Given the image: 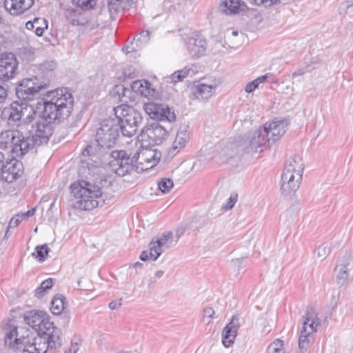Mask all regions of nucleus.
Returning <instances> with one entry per match:
<instances>
[{
    "instance_id": "nucleus-45",
    "label": "nucleus",
    "mask_w": 353,
    "mask_h": 353,
    "mask_svg": "<svg viewBox=\"0 0 353 353\" xmlns=\"http://www.w3.org/2000/svg\"><path fill=\"white\" fill-rule=\"evenodd\" d=\"M50 249L48 248L46 244L37 245L35 248L36 255L34 253H32L33 256L38 259L39 261L43 262L45 260V256L48 254Z\"/></svg>"
},
{
    "instance_id": "nucleus-5",
    "label": "nucleus",
    "mask_w": 353,
    "mask_h": 353,
    "mask_svg": "<svg viewBox=\"0 0 353 353\" xmlns=\"http://www.w3.org/2000/svg\"><path fill=\"white\" fill-rule=\"evenodd\" d=\"M61 345V340L51 339L50 336H37L31 340L23 338L18 346L19 353H55Z\"/></svg>"
},
{
    "instance_id": "nucleus-64",
    "label": "nucleus",
    "mask_w": 353,
    "mask_h": 353,
    "mask_svg": "<svg viewBox=\"0 0 353 353\" xmlns=\"http://www.w3.org/2000/svg\"><path fill=\"white\" fill-rule=\"evenodd\" d=\"M163 274H164V272L163 270H158L155 273V276L157 278L159 279L161 276H163Z\"/></svg>"
},
{
    "instance_id": "nucleus-33",
    "label": "nucleus",
    "mask_w": 353,
    "mask_h": 353,
    "mask_svg": "<svg viewBox=\"0 0 353 353\" xmlns=\"http://www.w3.org/2000/svg\"><path fill=\"white\" fill-rule=\"evenodd\" d=\"M48 23L46 19L36 17L33 21H29L26 23V28L32 30L35 29L34 32L38 37H41L45 30L48 28Z\"/></svg>"
},
{
    "instance_id": "nucleus-60",
    "label": "nucleus",
    "mask_w": 353,
    "mask_h": 353,
    "mask_svg": "<svg viewBox=\"0 0 353 353\" xmlns=\"http://www.w3.org/2000/svg\"><path fill=\"white\" fill-rule=\"evenodd\" d=\"M79 350L77 343H71L70 347L65 350L64 353H76Z\"/></svg>"
},
{
    "instance_id": "nucleus-57",
    "label": "nucleus",
    "mask_w": 353,
    "mask_h": 353,
    "mask_svg": "<svg viewBox=\"0 0 353 353\" xmlns=\"http://www.w3.org/2000/svg\"><path fill=\"white\" fill-rule=\"evenodd\" d=\"M60 315V319L62 321V324L63 325H68L70 321V316L69 314L67 312H62Z\"/></svg>"
},
{
    "instance_id": "nucleus-11",
    "label": "nucleus",
    "mask_w": 353,
    "mask_h": 353,
    "mask_svg": "<svg viewBox=\"0 0 353 353\" xmlns=\"http://www.w3.org/2000/svg\"><path fill=\"white\" fill-rule=\"evenodd\" d=\"M113 159L110 161L111 169L118 176H123L134 170L132 151L114 150L112 152Z\"/></svg>"
},
{
    "instance_id": "nucleus-46",
    "label": "nucleus",
    "mask_w": 353,
    "mask_h": 353,
    "mask_svg": "<svg viewBox=\"0 0 353 353\" xmlns=\"http://www.w3.org/2000/svg\"><path fill=\"white\" fill-rule=\"evenodd\" d=\"M215 312L213 308L208 307L203 310L201 321L205 325H209L215 318Z\"/></svg>"
},
{
    "instance_id": "nucleus-47",
    "label": "nucleus",
    "mask_w": 353,
    "mask_h": 353,
    "mask_svg": "<svg viewBox=\"0 0 353 353\" xmlns=\"http://www.w3.org/2000/svg\"><path fill=\"white\" fill-rule=\"evenodd\" d=\"M72 3L85 10L92 9L96 5L95 0H72Z\"/></svg>"
},
{
    "instance_id": "nucleus-63",
    "label": "nucleus",
    "mask_w": 353,
    "mask_h": 353,
    "mask_svg": "<svg viewBox=\"0 0 353 353\" xmlns=\"http://www.w3.org/2000/svg\"><path fill=\"white\" fill-rule=\"evenodd\" d=\"M35 212V209H31L30 210H28L25 214H23L24 216V218L26 216V217H29V216H31L32 215H34Z\"/></svg>"
},
{
    "instance_id": "nucleus-15",
    "label": "nucleus",
    "mask_w": 353,
    "mask_h": 353,
    "mask_svg": "<svg viewBox=\"0 0 353 353\" xmlns=\"http://www.w3.org/2000/svg\"><path fill=\"white\" fill-rule=\"evenodd\" d=\"M43 116L52 121L61 122L68 119L73 109L72 105H62L54 102L43 103Z\"/></svg>"
},
{
    "instance_id": "nucleus-51",
    "label": "nucleus",
    "mask_w": 353,
    "mask_h": 353,
    "mask_svg": "<svg viewBox=\"0 0 353 353\" xmlns=\"http://www.w3.org/2000/svg\"><path fill=\"white\" fill-rule=\"evenodd\" d=\"M237 197L238 196L236 194H232L230 198L228 199L227 203L225 204V205L223 206V209L225 210H231L236 203Z\"/></svg>"
},
{
    "instance_id": "nucleus-4",
    "label": "nucleus",
    "mask_w": 353,
    "mask_h": 353,
    "mask_svg": "<svg viewBox=\"0 0 353 353\" xmlns=\"http://www.w3.org/2000/svg\"><path fill=\"white\" fill-rule=\"evenodd\" d=\"M24 321L38 332L37 336H50L51 339L61 340V331L49 321L43 311L31 310L25 313Z\"/></svg>"
},
{
    "instance_id": "nucleus-35",
    "label": "nucleus",
    "mask_w": 353,
    "mask_h": 353,
    "mask_svg": "<svg viewBox=\"0 0 353 353\" xmlns=\"http://www.w3.org/2000/svg\"><path fill=\"white\" fill-rule=\"evenodd\" d=\"M145 159L148 164L146 168H152L155 166L160 161L161 154L157 150H152L148 148H142Z\"/></svg>"
},
{
    "instance_id": "nucleus-38",
    "label": "nucleus",
    "mask_w": 353,
    "mask_h": 353,
    "mask_svg": "<svg viewBox=\"0 0 353 353\" xmlns=\"http://www.w3.org/2000/svg\"><path fill=\"white\" fill-rule=\"evenodd\" d=\"M54 281V279L49 278L41 282L40 285L35 290L34 296L37 298L42 297L44 292L52 287Z\"/></svg>"
},
{
    "instance_id": "nucleus-52",
    "label": "nucleus",
    "mask_w": 353,
    "mask_h": 353,
    "mask_svg": "<svg viewBox=\"0 0 353 353\" xmlns=\"http://www.w3.org/2000/svg\"><path fill=\"white\" fill-rule=\"evenodd\" d=\"M140 259L143 261H148L151 259L152 261H156L158 258H156L154 256L152 255L151 253V245L149 244V251L144 250L141 252L140 256Z\"/></svg>"
},
{
    "instance_id": "nucleus-1",
    "label": "nucleus",
    "mask_w": 353,
    "mask_h": 353,
    "mask_svg": "<svg viewBox=\"0 0 353 353\" xmlns=\"http://www.w3.org/2000/svg\"><path fill=\"white\" fill-rule=\"evenodd\" d=\"M304 170V163L299 155H294L286 162L281 175V192L291 199L299 188Z\"/></svg>"
},
{
    "instance_id": "nucleus-56",
    "label": "nucleus",
    "mask_w": 353,
    "mask_h": 353,
    "mask_svg": "<svg viewBox=\"0 0 353 353\" xmlns=\"http://www.w3.org/2000/svg\"><path fill=\"white\" fill-rule=\"evenodd\" d=\"M280 0H261V3L265 7H270L274 5H277L280 3Z\"/></svg>"
},
{
    "instance_id": "nucleus-22",
    "label": "nucleus",
    "mask_w": 353,
    "mask_h": 353,
    "mask_svg": "<svg viewBox=\"0 0 353 353\" xmlns=\"http://www.w3.org/2000/svg\"><path fill=\"white\" fill-rule=\"evenodd\" d=\"M288 123L285 120H273L264 124L263 129L267 130V137L270 143L279 140L286 132Z\"/></svg>"
},
{
    "instance_id": "nucleus-12",
    "label": "nucleus",
    "mask_w": 353,
    "mask_h": 353,
    "mask_svg": "<svg viewBox=\"0 0 353 353\" xmlns=\"http://www.w3.org/2000/svg\"><path fill=\"white\" fill-rule=\"evenodd\" d=\"M28 108L26 101L22 99L14 101L2 110L1 119L10 126L17 125V123L21 121Z\"/></svg>"
},
{
    "instance_id": "nucleus-55",
    "label": "nucleus",
    "mask_w": 353,
    "mask_h": 353,
    "mask_svg": "<svg viewBox=\"0 0 353 353\" xmlns=\"http://www.w3.org/2000/svg\"><path fill=\"white\" fill-rule=\"evenodd\" d=\"M122 303V299H119L118 301H112L109 303L110 309L114 310H117L121 307Z\"/></svg>"
},
{
    "instance_id": "nucleus-24",
    "label": "nucleus",
    "mask_w": 353,
    "mask_h": 353,
    "mask_svg": "<svg viewBox=\"0 0 353 353\" xmlns=\"http://www.w3.org/2000/svg\"><path fill=\"white\" fill-rule=\"evenodd\" d=\"M5 345L12 349H17L24 337L19 338L17 326L14 321L10 319L5 325Z\"/></svg>"
},
{
    "instance_id": "nucleus-61",
    "label": "nucleus",
    "mask_w": 353,
    "mask_h": 353,
    "mask_svg": "<svg viewBox=\"0 0 353 353\" xmlns=\"http://www.w3.org/2000/svg\"><path fill=\"white\" fill-rule=\"evenodd\" d=\"M243 262V259H236L233 261V263L235 266H237L239 269L241 268V264Z\"/></svg>"
},
{
    "instance_id": "nucleus-41",
    "label": "nucleus",
    "mask_w": 353,
    "mask_h": 353,
    "mask_svg": "<svg viewBox=\"0 0 353 353\" xmlns=\"http://www.w3.org/2000/svg\"><path fill=\"white\" fill-rule=\"evenodd\" d=\"M173 186L174 183L170 178H162L158 182V188L163 194L170 192Z\"/></svg>"
},
{
    "instance_id": "nucleus-30",
    "label": "nucleus",
    "mask_w": 353,
    "mask_h": 353,
    "mask_svg": "<svg viewBox=\"0 0 353 353\" xmlns=\"http://www.w3.org/2000/svg\"><path fill=\"white\" fill-rule=\"evenodd\" d=\"M97 148L91 145H88L81 152V163L83 167L88 168V170L91 167H97V161L93 158L96 157Z\"/></svg>"
},
{
    "instance_id": "nucleus-62",
    "label": "nucleus",
    "mask_w": 353,
    "mask_h": 353,
    "mask_svg": "<svg viewBox=\"0 0 353 353\" xmlns=\"http://www.w3.org/2000/svg\"><path fill=\"white\" fill-rule=\"evenodd\" d=\"M304 72H305L303 69H299L292 73V77H294L303 75L304 74Z\"/></svg>"
},
{
    "instance_id": "nucleus-36",
    "label": "nucleus",
    "mask_w": 353,
    "mask_h": 353,
    "mask_svg": "<svg viewBox=\"0 0 353 353\" xmlns=\"http://www.w3.org/2000/svg\"><path fill=\"white\" fill-rule=\"evenodd\" d=\"M132 158L133 159V164L136 172H141L149 169V168H146V164L148 163L145 159L142 149L138 150L134 154L132 152Z\"/></svg>"
},
{
    "instance_id": "nucleus-31",
    "label": "nucleus",
    "mask_w": 353,
    "mask_h": 353,
    "mask_svg": "<svg viewBox=\"0 0 353 353\" xmlns=\"http://www.w3.org/2000/svg\"><path fill=\"white\" fill-rule=\"evenodd\" d=\"M245 4L241 0H225L221 6V10L226 14H236L243 10Z\"/></svg>"
},
{
    "instance_id": "nucleus-26",
    "label": "nucleus",
    "mask_w": 353,
    "mask_h": 353,
    "mask_svg": "<svg viewBox=\"0 0 353 353\" xmlns=\"http://www.w3.org/2000/svg\"><path fill=\"white\" fill-rule=\"evenodd\" d=\"M34 0H4L6 10L12 15L17 16L30 8Z\"/></svg>"
},
{
    "instance_id": "nucleus-14",
    "label": "nucleus",
    "mask_w": 353,
    "mask_h": 353,
    "mask_svg": "<svg viewBox=\"0 0 353 353\" xmlns=\"http://www.w3.org/2000/svg\"><path fill=\"white\" fill-rule=\"evenodd\" d=\"M19 62L12 52L0 54V81L7 82L13 79L18 72Z\"/></svg>"
},
{
    "instance_id": "nucleus-49",
    "label": "nucleus",
    "mask_w": 353,
    "mask_h": 353,
    "mask_svg": "<svg viewBox=\"0 0 353 353\" xmlns=\"http://www.w3.org/2000/svg\"><path fill=\"white\" fill-rule=\"evenodd\" d=\"M150 34L148 30H142L137 34L134 38L137 42V45H138V43L140 44L146 43L150 40Z\"/></svg>"
},
{
    "instance_id": "nucleus-37",
    "label": "nucleus",
    "mask_w": 353,
    "mask_h": 353,
    "mask_svg": "<svg viewBox=\"0 0 353 353\" xmlns=\"http://www.w3.org/2000/svg\"><path fill=\"white\" fill-rule=\"evenodd\" d=\"M65 297L61 294H57L51 301L50 310L54 315L61 314L65 307Z\"/></svg>"
},
{
    "instance_id": "nucleus-21",
    "label": "nucleus",
    "mask_w": 353,
    "mask_h": 353,
    "mask_svg": "<svg viewBox=\"0 0 353 353\" xmlns=\"http://www.w3.org/2000/svg\"><path fill=\"white\" fill-rule=\"evenodd\" d=\"M43 102H54L57 104L62 105H72L74 104V99L72 94L69 92L68 88H57L51 91H48L44 94L42 99Z\"/></svg>"
},
{
    "instance_id": "nucleus-9",
    "label": "nucleus",
    "mask_w": 353,
    "mask_h": 353,
    "mask_svg": "<svg viewBox=\"0 0 353 353\" xmlns=\"http://www.w3.org/2000/svg\"><path fill=\"white\" fill-rule=\"evenodd\" d=\"M303 319V326L299 339V348L301 353L305 352L310 346V334L316 331V326L320 323L317 314L312 307H307Z\"/></svg>"
},
{
    "instance_id": "nucleus-48",
    "label": "nucleus",
    "mask_w": 353,
    "mask_h": 353,
    "mask_svg": "<svg viewBox=\"0 0 353 353\" xmlns=\"http://www.w3.org/2000/svg\"><path fill=\"white\" fill-rule=\"evenodd\" d=\"M73 16H67L68 21L73 26H84L85 20L79 14L77 15L76 10H72Z\"/></svg>"
},
{
    "instance_id": "nucleus-29",
    "label": "nucleus",
    "mask_w": 353,
    "mask_h": 353,
    "mask_svg": "<svg viewBox=\"0 0 353 353\" xmlns=\"http://www.w3.org/2000/svg\"><path fill=\"white\" fill-rule=\"evenodd\" d=\"M215 86L200 83L193 88V99L197 100H206L210 98L214 93Z\"/></svg>"
},
{
    "instance_id": "nucleus-3",
    "label": "nucleus",
    "mask_w": 353,
    "mask_h": 353,
    "mask_svg": "<svg viewBox=\"0 0 353 353\" xmlns=\"http://www.w3.org/2000/svg\"><path fill=\"white\" fill-rule=\"evenodd\" d=\"M115 120L119 123L120 130L123 136L131 137L138 130V125L142 121L141 114L133 107L126 104L118 105L113 109Z\"/></svg>"
},
{
    "instance_id": "nucleus-18",
    "label": "nucleus",
    "mask_w": 353,
    "mask_h": 353,
    "mask_svg": "<svg viewBox=\"0 0 353 353\" xmlns=\"http://www.w3.org/2000/svg\"><path fill=\"white\" fill-rule=\"evenodd\" d=\"M143 108L152 119L170 122L175 120L174 112L166 105L149 102L144 104Z\"/></svg>"
},
{
    "instance_id": "nucleus-32",
    "label": "nucleus",
    "mask_w": 353,
    "mask_h": 353,
    "mask_svg": "<svg viewBox=\"0 0 353 353\" xmlns=\"http://www.w3.org/2000/svg\"><path fill=\"white\" fill-rule=\"evenodd\" d=\"M57 63L52 60H47L39 65V75L41 80H48V84L53 76Z\"/></svg>"
},
{
    "instance_id": "nucleus-19",
    "label": "nucleus",
    "mask_w": 353,
    "mask_h": 353,
    "mask_svg": "<svg viewBox=\"0 0 353 353\" xmlns=\"http://www.w3.org/2000/svg\"><path fill=\"white\" fill-rule=\"evenodd\" d=\"M24 172L21 161L14 159H9L1 170V179L7 183H12L20 178Z\"/></svg>"
},
{
    "instance_id": "nucleus-7",
    "label": "nucleus",
    "mask_w": 353,
    "mask_h": 353,
    "mask_svg": "<svg viewBox=\"0 0 353 353\" xmlns=\"http://www.w3.org/2000/svg\"><path fill=\"white\" fill-rule=\"evenodd\" d=\"M119 123L114 118L104 119L100 123L95 140L101 148H111L114 146L121 132Z\"/></svg>"
},
{
    "instance_id": "nucleus-8",
    "label": "nucleus",
    "mask_w": 353,
    "mask_h": 353,
    "mask_svg": "<svg viewBox=\"0 0 353 353\" xmlns=\"http://www.w3.org/2000/svg\"><path fill=\"white\" fill-rule=\"evenodd\" d=\"M28 139L19 130H7L0 133V148L8 149L17 156H22L30 149L25 145Z\"/></svg>"
},
{
    "instance_id": "nucleus-50",
    "label": "nucleus",
    "mask_w": 353,
    "mask_h": 353,
    "mask_svg": "<svg viewBox=\"0 0 353 353\" xmlns=\"http://www.w3.org/2000/svg\"><path fill=\"white\" fill-rule=\"evenodd\" d=\"M255 79L257 81L259 85H260L261 83H263L267 81H268L270 83H276L277 82L276 81L275 78L274 77L273 74L271 73H266L265 74Z\"/></svg>"
},
{
    "instance_id": "nucleus-40",
    "label": "nucleus",
    "mask_w": 353,
    "mask_h": 353,
    "mask_svg": "<svg viewBox=\"0 0 353 353\" xmlns=\"http://www.w3.org/2000/svg\"><path fill=\"white\" fill-rule=\"evenodd\" d=\"M222 232L223 229L221 226L214 225L212 232L208 236L209 243H212L213 245H215L216 243L221 241L223 239Z\"/></svg>"
},
{
    "instance_id": "nucleus-44",
    "label": "nucleus",
    "mask_w": 353,
    "mask_h": 353,
    "mask_svg": "<svg viewBox=\"0 0 353 353\" xmlns=\"http://www.w3.org/2000/svg\"><path fill=\"white\" fill-rule=\"evenodd\" d=\"M124 8L123 0H108V9L110 14H115Z\"/></svg>"
},
{
    "instance_id": "nucleus-10",
    "label": "nucleus",
    "mask_w": 353,
    "mask_h": 353,
    "mask_svg": "<svg viewBox=\"0 0 353 353\" xmlns=\"http://www.w3.org/2000/svg\"><path fill=\"white\" fill-rule=\"evenodd\" d=\"M47 85H48V80L39 79L37 76L23 79L16 87V95L19 99L31 100Z\"/></svg>"
},
{
    "instance_id": "nucleus-28",
    "label": "nucleus",
    "mask_w": 353,
    "mask_h": 353,
    "mask_svg": "<svg viewBox=\"0 0 353 353\" xmlns=\"http://www.w3.org/2000/svg\"><path fill=\"white\" fill-rule=\"evenodd\" d=\"M189 140V134L185 128H180L178 131L172 146L169 150L170 155L174 156L179 151L183 148Z\"/></svg>"
},
{
    "instance_id": "nucleus-27",
    "label": "nucleus",
    "mask_w": 353,
    "mask_h": 353,
    "mask_svg": "<svg viewBox=\"0 0 353 353\" xmlns=\"http://www.w3.org/2000/svg\"><path fill=\"white\" fill-rule=\"evenodd\" d=\"M349 266V262L343 261L336 264L334 268L335 279L337 284L340 286L345 285L349 281L350 270Z\"/></svg>"
},
{
    "instance_id": "nucleus-59",
    "label": "nucleus",
    "mask_w": 353,
    "mask_h": 353,
    "mask_svg": "<svg viewBox=\"0 0 353 353\" xmlns=\"http://www.w3.org/2000/svg\"><path fill=\"white\" fill-rule=\"evenodd\" d=\"M7 160H8V155L7 154V157L6 154L0 151V171L5 165L6 162H7Z\"/></svg>"
},
{
    "instance_id": "nucleus-43",
    "label": "nucleus",
    "mask_w": 353,
    "mask_h": 353,
    "mask_svg": "<svg viewBox=\"0 0 353 353\" xmlns=\"http://www.w3.org/2000/svg\"><path fill=\"white\" fill-rule=\"evenodd\" d=\"M330 252L331 248L327 243L319 245L315 251L317 258L320 259L321 261L325 259L330 254Z\"/></svg>"
},
{
    "instance_id": "nucleus-34",
    "label": "nucleus",
    "mask_w": 353,
    "mask_h": 353,
    "mask_svg": "<svg viewBox=\"0 0 353 353\" xmlns=\"http://www.w3.org/2000/svg\"><path fill=\"white\" fill-rule=\"evenodd\" d=\"M235 146L236 143H227L223 147L222 145H216L215 152L218 154L220 160L225 162L235 154V151H234Z\"/></svg>"
},
{
    "instance_id": "nucleus-2",
    "label": "nucleus",
    "mask_w": 353,
    "mask_h": 353,
    "mask_svg": "<svg viewBox=\"0 0 353 353\" xmlns=\"http://www.w3.org/2000/svg\"><path fill=\"white\" fill-rule=\"evenodd\" d=\"M70 189L76 199L73 203L74 208L82 210H90L98 206L99 201L96 199L102 195L99 187L81 180L72 183Z\"/></svg>"
},
{
    "instance_id": "nucleus-25",
    "label": "nucleus",
    "mask_w": 353,
    "mask_h": 353,
    "mask_svg": "<svg viewBox=\"0 0 353 353\" xmlns=\"http://www.w3.org/2000/svg\"><path fill=\"white\" fill-rule=\"evenodd\" d=\"M172 236L173 234L171 231H166L157 239H152L150 243L152 255L159 258L166 249H169L170 245L168 244V242L172 238Z\"/></svg>"
},
{
    "instance_id": "nucleus-6",
    "label": "nucleus",
    "mask_w": 353,
    "mask_h": 353,
    "mask_svg": "<svg viewBox=\"0 0 353 353\" xmlns=\"http://www.w3.org/2000/svg\"><path fill=\"white\" fill-rule=\"evenodd\" d=\"M47 119H48L43 117L32 124L28 135L26 136L28 143L25 147L31 150L48 143L53 133V126L51 124L52 121Z\"/></svg>"
},
{
    "instance_id": "nucleus-23",
    "label": "nucleus",
    "mask_w": 353,
    "mask_h": 353,
    "mask_svg": "<svg viewBox=\"0 0 353 353\" xmlns=\"http://www.w3.org/2000/svg\"><path fill=\"white\" fill-rule=\"evenodd\" d=\"M239 328V318L238 315H233L222 332V343L225 347H228L234 343Z\"/></svg>"
},
{
    "instance_id": "nucleus-39",
    "label": "nucleus",
    "mask_w": 353,
    "mask_h": 353,
    "mask_svg": "<svg viewBox=\"0 0 353 353\" xmlns=\"http://www.w3.org/2000/svg\"><path fill=\"white\" fill-rule=\"evenodd\" d=\"M190 73L194 74V70L190 68L185 67L182 70L176 71L171 75L172 81L174 83L181 81Z\"/></svg>"
},
{
    "instance_id": "nucleus-17",
    "label": "nucleus",
    "mask_w": 353,
    "mask_h": 353,
    "mask_svg": "<svg viewBox=\"0 0 353 353\" xmlns=\"http://www.w3.org/2000/svg\"><path fill=\"white\" fill-rule=\"evenodd\" d=\"M150 83L145 80H137L132 83L131 88H125L123 85H116L115 90L119 95V99L121 102L127 103L128 94L132 92L144 97H148L151 94Z\"/></svg>"
},
{
    "instance_id": "nucleus-42",
    "label": "nucleus",
    "mask_w": 353,
    "mask_h": 353,
    "mask_svg": "<svg viewBox=\"0 0 353 353\" xmlns=\"http://www.w3.org/2000/svg\"><path fill=\"white\" fill-rule=\"evenodd\" d=\"M266 353H285L283 350V341L276 339L271 343L266 350Z\"/></svg>"
},
{
    "instance_id": "nucleus-53",
    "label": "nucleus",
    "mask_w": 353,
    "mask_h": 353,
    "mask_svg": "<svg viewBox=\"0 0 353 353\" xmlns=\"http://www.w3.org/2000/svg\"><path fill=\"white\" fill-rule=\"evenodd\" d=\"M24 219V216L23 215H19V214H17L16 216H14V217H12L9 223H8V228H15L16 226H17L21 221L22 220Z\"/></svg>"
},
{
    "instance_id": "nucleus-58",
    "label": "nucleus",
    "mask_w": 353,
    "mask_h": 353,
    "mask_svg": "<svg viewBox=\"0 0 353 353\" xmlns=\"http://www.w3.org/2000/svg\"><path fill=\"white\" fill-rule=\"evenodd\" d=\"M7 97H8L7 90L2 85H0V103H3L6 100Z\"/></svg>"
},
{
    "instance_id": "nucleus-16",
    "label": "nucleus",
    "mask_w": 353,
    "mask_h": 353,
    "mask_svg": "<svg viewBox=\"0 0 353 353\" xmlns=\"http://www.w3.org/2000/svg\"><path fill=\"white\" fill-rule=\"evenodd\" d=\"M168 135L166 129L158 123L145 126L139 135L141 141H148L149 145H159Z\"/></svg>"
},
{
    "instance_id": "nucleus-20",
    "label": "nucleus",
    "mask_w": 353,
    "mask_h": 353,
    "mask_svg": "<svg viewBox=\"0 0 353 353\" xmlns=\"http://www.w3.org/2000/svg\"><path fill=\"white\" fill-rule=\"evenodd\" d=\"M190 55L193 58H199L205 54L207 41L197 32L192 33L185 41Z\"/></svg>"
},
{
    "instance_id": "nucleus-54",
    "label": "nucleus",
    "mask_w": 353,
    "mask_h": 353,
    "mask_svg": "<svg viewBox=\"0 0 353 353\" xmlns=\"http://www.w3.org/2000/svg\"><path fill=\"white\" fill-rule=\"evenodd\" d=\"M259 85L258 84L257 81L256 79H254L247 83L245 87V91L247 93H251L254 91L259 87Z\"/></svg>"
},
{
    "instance_id": "nucleus-13",
    "label": "nucleus",
    "mask_w": 353,
    "mask_h": 353,
    "mask_svg": "<svg viewBox=\"0 0 353 353\" xmlns=\"http://www.w3.org/2000/svg\"><path fill=\"white\" fill-rule=\"evenodd\" d=\"M270 144L269 137H267V130L259 128L244 141L243 149L248 154L261 152Z\"/></svg>"
}]
</instances>
